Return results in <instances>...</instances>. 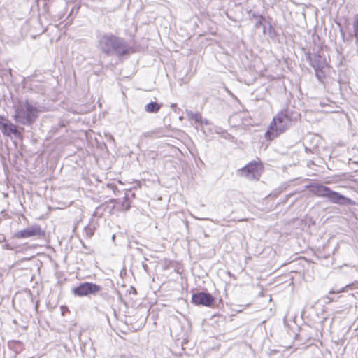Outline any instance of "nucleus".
Wrapping results in <instances>:
<instances>
[{
  "label": "nucleus",
  "instance_id": "obj_1",
  "mask_svg": "<svg viewBox=\"0 0 358 358\" xmlns=\"http://www.w3.org/2000/svg\"><path fill=\"white\" fill-rule=\"evenodd\" d=\"M291 118L286 110L278 112L271 122L268 130L264 134L268 141H272L285 132L290 126Z\"/></svg>",
  "mask_w": 358,
  "mask_h": 358
},
{
  "label": "nucleus",
  "instance_id": "obj_2",
  "mask_svg": "<svg viewBox=\"0 0 358 358\" xmlns=\"http://www.w3.org/2000/svg\"><path fill=\"white\" fill-rule=\"evenodd\" d=\"M100 43L101 50L108 55L112 52H116L120 55H124L128 52L124 41L115 35L104 36Z\"/></svg>",
  "mask_w": 358,
  "mask_h": 358
},
{
  "label": "nucleus",
  "instance_id": "obj_3",
  "mask_svg": "<svg viewBox=\"0 0 358 358\" xmlns=\"http://www.w3.org/2000/svg\"><path fill=\"white\" fill-rule=\"evenodd\" d=\"M38 109L28 101L15 107L14 119L23 124H31L38 117Z\"/></svg>",
  "mask_w": 358,
  "mask_h": 358
},
{
  "label": "nucleus",
  "instance_id": "obj_4",
  "mask_svg": "<svg viewBox=\"0 0 358 358\" xmlns=\"http://www.w3.org/2000/svg\"><path fill=\"white\" fill-rule=\"evenodd\" d=\"M310 192L319 197H327L330 201L338 204L350 203L351 200L344 196L331 191L329 188L323 185H313L309 187Z\"/></svg>",
  "mask_w": 358,
  "mask_h": 358
},
{
  "label": "nucleus",
  "instance_id": "obj_5",
  "mask_svg": "<svg viewBox=\"0 0 358 358\" xmlns=\"http://www.w3.org/2000/svg\"><path fill=\"white\" fill-rule=\"evenodd\" d=\"M264 171V164L259 159L250 162L243 168L239 169V171L243 176L252 178H259Z\"/></svg>",
  "mask_w": 358,
  "mask_h": 358
},
{
  "label": "nucleus",
  "instance_id": "obj_6",
  "mask_svg": "<svg viewBox=\"0 0 358 358\" xmlns=\"http://www.w3.org/2000/svg\"><path fill=\"white\" fill-rule=\"evenodd\" d=\"M45 236V231L38 224H34L27 229L18 231L14 234V237L17 239L27 238L33 236L43 238Z\"/></svg>",
  "mask_w": 358,
  "mask_h": 358
},
{
  "label": "nucleus",
  "instance_id": "obj_7",
  "mask_svg": "<svg viewBox=\"0 0 358 358\" xmlns=\"http://www.w3.org/2000/svg\"><path fill=\"white\" fill-rule=\"evenodd\" d=\"M101 287L92 282H83L73 289V293L78 296H85L95 294L101 290Z\"/></svg>",
  "mask_w": 358,
  "mask_h": 358
},
{
  "label": "nucleus",
  "instance_id": "obj_8",
  "mask_svg": "<svg viewBox=\"0 0 358 358\" xmlns=\"http://www.w3.org/2000/svg\"><path fill=\"white\" fill-rule=\"evenodd\" d=\"M191 302L196 306L210 307L214 303L215 299L210 294L201 292L192 294Z\"/></svg>",
  "mask_w": 358,
  "mask_h": 358
},
{
  "label": "nucleus",
  "instance_id": "obj_9",
  "mask_svg": "<svg viewBox=\"0 0 358 358\" xmlns=\"http://www.w3.org/2000/svg\"><path fill=\"white\" fill-rule=\"evenodd\" d=\"M0 130L6 136H10L11 134L19 136L20 133L17 127L9 122L4 117L0 115Z\"/></svg>",
  "mask_w": 358,
  "mask_h": 358
},
{
  "label": "nucleus",
  "instance_id": "obj_10",
  "mask_svg": "<svg viewBox=\"0 0 358 358\" xmlns=\"http://www.w3.org/2000/svg\"><path fill=\"white\" fill-rule=\"evenodd\" d=\"M161 108V104L157 102H151L145 106V110L148 113H157Z\"/></svg>",
  "mask_w": 358,
  "mask_h": 358
},
{
  "label": "nucleus",
  "instance_id": "obj_11",
  "mask_svg": "<svg viewBox=\"0 0 358 358\" xmlns=\"http://www.w3.org/2000/svg\"><path fill=\"white\" fill-rule=\"evenodd\" d=\"M354 29H355V35L357 38H358V14L355 17V21L354 24Z\"/></svg>",
  "mask_w": 358,
  "mask_h": 358
},
{
  "label": "nucleus",
  "instance_id": "obj_12",
  "mask_svg": "<svg viewBox=\"0 0 358 358\" xmlns=\"http://www.w3.org/2000/svg\"><path fill=\"white\" fill-rule=\"evenodd\" d=\"M118 182H119V183H120V184H123V183L122 182V180H118Z\"/></svg>",
  "mask_w": 358,
  "mask_h": 358
},
{
  "label": "nucleus",
  "instance_id": "obj_13",
  "mask_svg": "<svg viewBox=\"0 0 358 358\" xmlns=\"http://www.w3.org/2000/svg\"><path fill=\"white\" fill-rule=\"evenodd\" d=\"M357 284H358V282H357Z\"/></svg>",
  "mask_w": 358,
  "mask_h": 358
}]
</instances>
